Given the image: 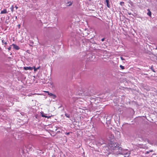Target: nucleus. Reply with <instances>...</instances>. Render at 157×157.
Segmentation results:
<instances>
[{"instance_id": "1", "label": "nucleus", "mask_w": 157, "mask_h": 157, "mask_svg": "<svg viewBox=\"0 0 157 157\" xmlns=\"http://www.w3.org/2000/svg\"><path fill=\"white\" fill-rule=\"evenodd\" d=\"M110 149L112 150H118L122 151V148L120 146L118 143L115 142H112L109 145Z\"/></svg>"}, {"instance_id": "2", "label": "nucleus", "mask_w": 157, "mask_h": 157, "mask_svg": "<svg viewBox=\"0 0 157 157\" xmlns=\"http://www.w3.org/2000/svg\"><path fill=\"white\" fill-rule=\"evenodd\" d=\"M130 154V152L128 151L127 150H124L121 152L120 151L117 152V155L121 154L123 155H126L128 156Z\"/></svg>"}, {"instance_id": "3", "label": "nucleus", "mask_w": 157, "mask_h": 157, "mask_svg": "<svg viewBox=\"0 0 157 157\" xmlns=\"http://www.w3.org/2000/svg\"><path fill=\"white\" fill-rule=\"evenodd\" d=\"M98 143L100 145H102L105 144V141L102 139H99Z\"/></svg>"}, {"instance_id": "4", "label": "nucleus", "mask_w": 157, "mask_h": 157, "mask_svg": "<svg viewBox=\"0 0 157 157\" xmlns=\"http://www.w3.org/2000/svg\"><path fill=\"white\" fill-rule=\"evenodd\" d=\"M33 146L32 144H29L26 147L27 148V149L29 150L32 151V150L33 149Z\"/></svg>"}, {"instance_id": "5", "label": "nucleus", "mask_w": 157, "mask_h": 157, "mask_svg": "<svg viewBox=\"0 0 157 157\" xmlns=\"http://www.w3.org/2000/svg\"><path fill=\"white\" fill-rule=\"evenodd\" d=\"M47 92L48 93V95H49L50 96L52 97V98H53V99H54L56 98V96L55 95L53 94L52 93H49L48 91Z\"/></svg>"}, {"instance_id": "6", "label": "nucleus", "mask_w": 157, "mask_h": 157, "mask_svg": "<svg viewBox=\"0 0 157 157\" xmlns=\"http://www.w3.org/2000/svg\"><path fill=\"white\" fill-rule=\"evenodd\" d=\"M12 46H13V48L16 50H18L20 48L18 46L14 44H12Z\"/></svg>"}, {"instance_id": "7", "label": "nucleus", "mask_w": 157, "mask_h": 157, "mask_svg": "<svg viewBox=\"0 0 157 157\" xmlns=\"http://www.w3.org/2000/svg\"><path fill=\"white\" fill-rule=\"evenodd\" d=\"M24 69L25 70H32L33 69V68L32 67H24Z\"/></svg>"}, {"instance_id": "8", "label": "nucleus", "mask_w": 157, "mask_h": 157, "mask_svg": "<svg viewBox=\"0 0 157 157\" xmlns=\"http://www.w3.org/2000/svg\"><path fill=\"white\" fill-rule=\"evenodd\" d=\"M114 138V136L113 135H111L109 136V140H111L112 139H113Z\"/></svg>"}, {"instance_id": "9", "label": "nucleus", "mask_w": 157, "mask_h": 157, "mask_svg": "<svg viewBox=\"0 0 157 157\" xmlns=\"http://www.w3.org/2000/svg\"><path fill=\"white\" fill-rule=\"evenodd\" d=\"M67 6H70L72 5V4L73 3V1H70L68 2H67Z\"/></svg>"}, {"instance_id": "10", "label": "nucleus", "mask_w": 157, "mask_h": 157, "mask_svg": "<svg viewBox=\"0 0 157 157\" xmlns=\"http://www.w3.org/2000/svg\"><path fill=\"white\" fill-rule=\"evenodd\" d=\"M7 11L6 9H5L1 11L0 13L1 14H5L7 13Z\"/></svg>"}, {"instance_id": "11", "label": "nucleus", "mask_w": 157, "mask_h": 157, "mask_svg": "<svg viewBox=\"0 0 157 157\" xmlns=\"http://www.w3.org/2000/svg\"><path fill=\"white\" fill-rule=\"evenodd\" d=\"M105 2L107 4V6L108 8H110V5H109V0H105Z\"/></svg>"}, {"instance_id": "12", "label": "nucleus", "mask_w": 157, "mask_h": 157, "mask_svg": "<svg viewBox=\"0 0 157 157\" xmlns=\"http://www.w3.org/2000/svg\"><path fill=\"white\" fill-rule=\"evenodd\" d=\"M147 10L148 11V12L147 13V14L149 16L151 17V12L150 11V10L149 9H148Z\"/></svg>"}, {"instance_id": "13", "label": "nucleus", "mask_w": 157, "mask_h": 157, "mask_svg": "<svg viewBox=\"0 0 157 157\" xmlns=\"http://www.w3.org/2000/svg\"><path fill=\"white\" fill-rule=\"evenodd\" d=\"M41 116L43 117L48 118H50L51 117L50 116L48 117L47 116L45 115V114H41Z\"/></svg>"}, {"instance_id": "14", "label": "nucleus", "mask_w": 157, "mask_h": 157, "mask_svg": "<svg viewBox=\"0 0 157 157\" xmlns=\"http://www.w3.org/2000/svg\"><path fill=\"white\" fill-rule=\"evenodd\" d=\"M10 9L11 10L12 12H13V11L14 10V7L13 5L12 6L10 7Z\"/></svg>"}, {"instance_id": "15", "label": "nucleus", "mask_w": 157, "mask_h": 157, "mask_svg": "<svg viewBox=\"0 0 157 157\" xmlns=\"http://www.w3.org/2000/svg\"><path fill=\"white\" fill-rule=\"evenodd\" d=\"M2 43L6 45L7 44L6 42L4 40H2Z\"/></svg>"}, {"instance_id": "16", "label": "nucleus", "mask_w": 157, "mask_h": 157, "mask_svg": "<svg viewBox=\"0 0 157 157\" xmlns=\"http://www.w3.org/2000/svg\"><path fill=\"white\" fill-rule=\"evenodd\" d=\"M65 115V116H66V117H68V118H70V115H69V114L66 113Z\"/></svg>"}, {"instance_id": "17", "label": "nucleus", "mask_w": 157, "mask_h": 157, "mask_svg": "<svg viewBox=\"0 0 157 157\" xmlns=\"http://www.w3.org/2000/svg\"><path fill=\"white\" fill-rule=\"evenodd\" d=\"M120 67L123 70L124 69V67L123 66H122V65H120Z\"/></svg>"}, {"instance_id": "18", "label": "nucleus", "mask_w": 157, "mask_h": 157, "mask_svg": "<svg viewBox=\"0 0 157 157\" xmlns=\"http://www.w3.org/2000/svg\"><path fill=\"white\" fill-rule=\"evenodd\" d=\"M124 2H120V4L121 6H123L124 5Z\"/></svg>"}, {"instance_id": "19", "label": "nucleus", "mask_w": 157, "mask_h": 157, "mask_svg": "<svg viewBox=\"0 0 157 157\" xmlns=\"http://www.w3.org/2000/svg\"><path fill=\"white\" fill-rule=\"evenodd\" d=\"M150 153V152H149V151H146L145 153V154L146 155V154H149Z\"/></svg>"}, {"instance_id": "20", "label": "nucleus", "mask_w": 157, "mask_h": 157, "mask_svg": "<svg viewBox=\"0 0 157 157\" xmlns=\"http://www.w3.org/2000/svg\"><path fill=\"white\" fill-rule=\"evenodd\" d=\"M12 46V45H10V46L8 48V49L9 51L10 50L11 48V46Z\"/></svg>"}, {"instance_id": "21", "label": "nucleus", "mask_w": 157, "mask_h": 157, "mask_svg": "<svg viewBox=\"0 0 157 157\" xmlns=\"http://www.w3.org/2000/svg\"><path fill=\"white\" fill-rule=\"evenodd\" d=\"M149 152H153L154 151H153V150H150L149 151Z\"/></svg>"}, {"instance_id": "22", "label": "nucleus", "mask_w": 157, "mask_h": 157, "mask_svg": "<svg viewBox=\"0 0 157 157\" xmlns=\"http://www.w3.org/2000/svg\"><path fill=\"white\" fill-rule=\"evenodd\" d=\"M33 94H31V93H30V94H29L28 96H32V95H33Z\"/></svg>"}, {"instance_id": "23", "label": "nucleus", "mask_w": 157, "mask_h": 157, "mask_svg": "<svg viewBox=\"0 0 157 157\" xmlns=\"http://www.w3.org/2000/svg\"><path fill=\"white\" fill-rule=\"evenodd\" d=\"M26 52H27L28 53H29V54H30V51H29V50H27L26 51Z\"/></svg>"}, {"instance_id": "24", "label": "nucleus", "mask_w": 157, "mask_h": 157, "mask_svg": "<svg viewBox=\"0 0 157 157\" xmlns=\"http://www.w3.org/2000/svg\"><path fill=\"white\" fill-rule=\"evenodd\" d=\"M105 39V38H102V39H101V40L102 41H103Z\"/></svg>"}, {"instance_id": "25", "label": "nucleus", "mask_w": 157, "mask_h": 157, "mask_svg": "<svg viewBox=\"0 0 157 157\" xmlns=\"http://www.w3.org/2000/svg\"><path fill=\"white\" fill-rule=\"evenodd\" d=\"M121 59L122 60H124V59L122 57H121Z\"/></svg>"}, {"instance_id": "26", "label": "nucleus", "mask_w": 157, "mask_h": 157, "mask_svg": "<svg viewBox=\"0 0 157 157\" xmlns=\"http://www.w3.org/2000/svg\"><path fill=\"white\" fill-rule=\"evenodd\" d=\"M34 71H36L37 70V69H36V68L35 67H34Z\"/></svg>"}, {"instance_id": "27", "label": "nucleus", "mask_w": 157, "mask_h": 157, "mask_svg": "<svg viewBox=\"0 0 157 157\" xmlns=\"http://www.w3.org/2000/svg\"><path fill=\"white\" fill-rule=\"evenodd\" d=\"M70 133V132H67L66 133V134L67 135H69Z\"/></svg>"}, {"instance_id": "28", "label": "nucleus", "mask_w": 157, "mask_h": 157, "mask_svg": "<svg viewBox=\"0 0 157 157\" xmlns=\"http://www.w3.org/2000/svg\"><path fill=\"white\" fill-rule=\"evenodd\" d=\"M15 7L16 10H17L18 8V7L17 6H15Z\"/></svg>"}, {"instance_id": "29", "label": "nucleus", "mask_w": 157, "mask_h": 157, "mask_svg": "<svg viewBox=\"0 0 157 157\" xmlns=\"http://www.w3.org/2000/svg\"><path fill=\"white\" fill-rule=\"evenodd\" d=\"M112 155L115 156V157H116V155H115L114 154H112Z\"/></svg>"}, {"instance_id": "30", "label": "nucleus", "mask_w": 157, "mask_h": 157, "mask_svg": "<svg viewBox=\"0 0 157 157\" xmlns=\"http://www.w3.org/2000/svg\"><path fill=\"white\" fill-rule=\"evenodd\" d=\"M151 70H152V71H153V72H155V71H154V69H153L152 68H151Z\"/></svg>"}, {"instance_id": "31", "label": "nucleus", "mask_w": 157, "mask_h": 157, "mask_svg": "<svg viewBox=\"0 0 157 157\" xmlns=\"http://www.w3.org/2000/svg\"><path fill=\"white\" fill-rule=\"evenodd\" d=\"M39 68H40V67H37V68H36V69H37V70Z\"/></svg>"}, {"instance_id": "32", "label": "nucleus", "mask_w": 157, "mask_h": 157, "mask_svg": "<svg viewBox=\"0 0 157 157\" xmlns=\"http://www.w3.org/2000/svg\"><path fill=\"white\" fill-rule=\"evenodd\" d=\"M128 14L129 15H131V13H128Z\"/></svg>"}, {"instance_id": "33", "label": "nucleus", "mask_w": 157, "mask_h": 157, "mask_svg": "<svg viewBox=\"0 0 157 157\" xmlns=\"http://www.w3.org/2000/svg\"><path fill=\"white\" fill-rule=\"evenodd\" d=\"M15 18H16V19L17 18V16L15 17Z\"/></svg>"}, {"instance_id": "34", "label": "nucleus", "mask_w": 157, "mask_h": 157, "mask_svg": "<svg viewBox=\"0 0 157 157\" xmlns=\"http://www.w3.org/2000/svg\"><path fill=\"white\" fill-rule=\"evenodd\" d=\"M156 49H157V47L155 48Z\"/></svg>"}, {"instance_id": "35", "label": "nucleus", "mask_w": 157, "mask_h": 157, "mask_svg": "<svg viewBox=\"0 0 157 157\" xmlns=\"http://www.w3.org/2000/svg\"><path fill=\"white\" fill-rule=\"evenodd\" d=\"M20 26V25H18V26Z\"/></svg>"}]
</instances>
